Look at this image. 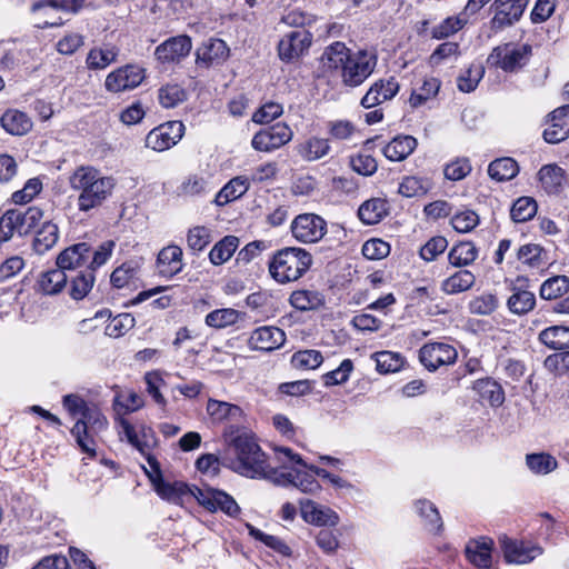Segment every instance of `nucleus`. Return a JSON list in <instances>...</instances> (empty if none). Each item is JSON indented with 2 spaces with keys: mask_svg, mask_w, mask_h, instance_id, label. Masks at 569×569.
<instances>
[{
  "mask_svg": "<svg viewBox=\"0 0 569 569\" xmlns=\"http://www.w3.org/2000/svg\"><path fill=\"white\" fill-rule=\"evenodd\" d=\"M69 183L72 190L79 192L78 208L88 212L100 207L111 194L116 182L112 177H104L91 166H80L70 176Z\"/></svg>",
  "mask_w": 569,
  "mask_h": 569,
  "instance_id": "f257e3e1",
  "label": "nucleus"
},
{
  "mask_svg": "<svg viewBox=\"0 0 569 569\" xmlns=\"http://www.w3.org/2000/svg\"><path fill=\"white\" fill-rule=\"evenodd\" d=\"M312 256L302 248L278 250L269 261L270 276L279 283L300 279L311 267Z\"/></svg>",
  "mask_w": 569,
  "mask_h": 569,
  "instance_id": "f03ea898",
  "label": "nucleus"
},
{
  "mask_svg": "<svg viewBox=\"0 0 569 569\" xmlns=\"http://www.w3.org/2000/svg\"><path fill=\"white\" fill-rule=\"evenodd\" d=\"M43 218V211L36 206L7 210L0 218V242L9 241L16 233L26 236Z\"/></svg>",
  "mask_w": 569,
  "mask_h": 569,
  "instance_id": "7ed1b4c3",
  "label": "nucleus"
},
{
  "mask_svg": "<svg viewBox=\"0 0 569 569\" xmlns=\"http://www.w3.org/2000/svg\"><path fill=\"white\" fill-rule=\"evenodd\" d=\"M231 445L239 461V470L242 475L257 478L266 471V455L254 439L242 433L232 439Z\"/></svg>",
  "mask_w": 569,
  "mask_h": 569,
  "instance_id": "20e7f679",
  "label": "nucleus"
},
{
  "mask_svg": "<svg viewBox=\"0 0 569 569\" xmlns=\"http://www.w3.org/2000/svg\"><path fill=\"white\" fill-rule=\"evenodd\" d=\"M378 63L377 53L368 50H359L351 53L341 70L342 82L347 87L362 84L375 71Z\"/></svg>",
  "mask_w": 569,
  "mask_h": 569,
  "instance_id": "39448f33",
  "label": "nucleus"
},
{
  "mask_svg": "<svg viewBox=\"0 0 569 569\" xmlns=\"http://www.w3.org/2000/svg\"><path fill=\"white\" fill-rule=\"evenodd\" d=\"M106 417L96 408H88L74 423L71 433L81 450L91 457L96 456V448L90 430H102L107 427Z\"/></svg>",
  "mask_w": 569,
  "mask_h": 569,
  "instance_id": "423d86ee",
  "label": "nucleus"
},
{
  "mask_svg": "<svg viewBox=\"0 0 569 569\" xmlns=\"http://www.w3.org/2000/svg\"><path fill=\"white\" fill-rule=\"evenodd\" d=\"M530 53V46H516L513 43H505L495 47L487 61L489 64L500 68L503 71L512 72L525 64Z\"/></svg>",
  "mask_w": 569,
  "mask_h": 569,
  "instance_id": "0eeeda50",
  "label": "nucleus"
},
{
  "mask_svg": "<svg viewBox=\"0 0 569 569\" xmlns=\"http://www.w3.org/2000/svg\"><path fill=\"white\" fill-rule=\"evenodd\" d=\"M291 232L300 242L315 243L326 234L327 222L316 213H301L291 222Z\"/></svg>",
  "mask_w": 569,
  "mask_h": 569,
  "instance_id": "6e6552de",
  "label": "nucleus"
},
{
  "mask_svg": "<svg viewBox=\"0 0 569 569\" xmlns=\"http://www.w3.org/2000/svg\"><path fill=\"white\" fill-rule=\"evenodd\" d=\"M193 492L198 503L210 512L221 510L229 517H237L240 513V507L236 500L222 490L198 487Z\"/></svg>",
  "mask_w": 569,
  "mask_h": 569,
  "instance_id": "1a4fd4ad",
  "label": "nucleus"
},
{
  "mask_svg": "<svg viewBox=\"0 0 569 569\" xmlns=\"http://www.w3.org/2000/svg\"><path fill=\"white\" fill-rule=\"evenodd\" d=\"M181 121H168L152 129L146 137V147L161 152L176 146L184 134Z\"/></svg>",
  "mask_w": 569,
  "mask_h": 569,
  "instance_id": "9d476101",
  "label": "nucleus"
},
{
  "mask_svg": "<svg viewBox=\"0 0 569 569\" xmlns=\"http://www.w3.org/2000/svg\"><path fill=\"white\" fill-rule=\"evenodd\" d=\"M144 79V70L138 66L127 64L110 72L104 81L107 91L119 93L137 88Z\"/></svg>",
  "mask_w": 569,
  "mask_h": 569,
  "instance_id": "9b49d317",
  "label": "nucleus"
},
{
  "mask_svg": "<svg viewBox=\"0 0 569 569\" xmlns=\"http://www.w3.org/2000/svg\"><path fill=\"white\" fill-rule=\"evenodd\" d=\"M457 356V350L445 342H429L419 350V360L429 371L453 363Z\"/></svg>",
  "mask_w": 569,
  "mask_h": 569,
  "instance_id": "f8f14e48",
  "label": "nucleus"
},
{
  "mask_svg": "<svg viewBox=\"0 0 569 569\" xmlns=\"http://www.w3.org/2000/svg\"><path fill=\"white\" fill-rule=\"evenodd\" d=\"M292 138V131L283 122H277L268 129L258 131L251 141L257 151L269 152L288 143Z\"/></svg>",
  "mask_w": 569,
  "mask_h": 569,
  "instance_id": "ddd939ff",
  "label": "nucleus"
},
{
  "mask_svg": "<svg viewBox=\"0 0 569 569\" xmlns=\"http://www.w3.org/2000/svg\"><path fill=\"white\" fill-rule=\"evenodd\" d=\"M312 41V33L307 29H297L286 34L278 44L279 58L284 62L298 59Z\"/></svg>",
  "mask_w": 569,
  "mask_h": 569,
  "instance_id": "4468645a",
  "label": "nucleus"
},
{
  "mask_svg": "<svg viewBox=\"0 0 569 569\" xmlns=\"http://www.w3.org/2000/svg\"><path fill=\"white\" fill-rule=\"evenodd\" d=\"M527 4L528 0H496L491 6L495 10L492 28L502 29L512 26L522 17Z\"/></svg>",
  "mask_w": 569,
  "mask_h": 569,
  "instance_id": "2eb2a0df",
  "label": "nucleus"
},
{
  "mask_svg": "<svg viewBox=\"0 0 569 569\" xmlns=\"http://www.w3.org/2000/svg\"><path fill=\"white\" fill-rule=\"evenodd\" d=\"M527 282L528 279L520 276L510 281L509 289L512 291V295L507 300V307L513 315H526L536 306L535 295L526 290Z\"/></svg>",
  "mask_w": 569,
  "mask_h": 569,
  "instance_id": "dca6fc26",
  "label": "nucleus"
},
{
  "mask_svg": "<svg viewBox=\"0 0 569 569\" xmlns=\"http://www.w3.org/2000/svg\"><path fill=\"white\" fill-rule=\"evenodd\" d=\"M500 546L507 562L525 565L542 553V549L536 545L516 541L507 536L500 538Z\"/></svg>",
  "mask_w": 569,
  "mask_h": 569,
  "instance_id": "f3484780",
  "label": "nucleus"
},
{
  "mask_svg": "<svg viewBox=\"0 0 569 569\" xmlns=\"http://www.w3.org/2000/svg\"><path fill=\"white\" fill-rule=\"evenodd\" d=\"M300 513L303 520L316 526H336L339 522V516L329 507L317 503L310 499L299 501Z\"/></svg>",
  "mask_w": 569,
  "mask_h": 569,
  "instance_id": "a211bd4d",
  "label": "nucleus"
},
{
  "mask_svg": "<svg viewBox=\"0 0 569 569\" xmlns=\"http://www.w3.org/2000/svg\"><path fill=\"white\" fill-rule=\"evenodd\" d=\"M191 48V39L188 36H176L159 44L154 54L161 62H174L188 56Z\"/></svg>",
  "mask_w": 569,
  "mask_h": 569,
  "instance_id": "6ab92c4d",
  "label": "nucleus"
},
{
  "mask_svg": "<svg viewBox=\"0 0 569 569\" xmlns=\"http://www.w3.org/2000/svg\"><path fill=\"white\" fill-rule=\"evenodd\" d=\"M284 341L283 330L273 326H263L253 330L249 338V346L254 350L272 351L280 348Z\"/></svg>",
  "mask_w": 569,
  "mask_h": 569,
  "instance_id": "aec40b11",
  "label": "nucleus"
},
{
  "mask_svg": "<svg viewBox=\"0 0 569 569\" xmlns=\"http://www.w3.org/2000/svg\"><path fill=\"white\" fill-rule=\"evenodd\" d=\"M91 253V248L87 242H79L66 248L57 257V267L62 269L66 273L77 272L78 268L87 264Z\"/></svg>",
  "mask_w": 569,
  "mask_h": 569,
  "instance_id": "412c9836",
  "label": "nucleus"
},
{
  "mask_svg": "<svg viewBox=\"0 0 569 569\" xmlns=\"http://www.w3.org/2000/svg\"><path fill=\"white\" fill-rule=\"evenodd\" d=\"M399 91V83L393 78L376 81L361 99V106L366 109L373 108L387 100L392 99Z\"/></svg>",
  "mask_w": 569,
  "mask_h": 569,
  "instance_id": "4be33fe9",
  "label": "nucleus"
},
{
  "mask_svg": "<svg viewBox=\"0 0 569 569\" xmlns=\"http://www.w3.org/2000/svg\"><path fill=\"white\" fill-rule=\"evenodd\" d=\"M229 54L226 42L221 39H210L197 49L196 63L198 66L210 68L222 63Z\"/></svg>",
  "mask_w": 569,
  "mask_h": 569,
  "instance_id": "5701e85b",
  "label": "nucleus"
},
{
  "mask_svg": "<svg viewBox=\"0 0 569 569\" xmlns=\"http://www.w3.org/2000/svg\"><path fill=\"white\" fill-rule=\"evenodd\" d=\"M151 481L154 486L157 493L176 505H181L183 502V498L187 496L194 498L193 490L198 489L197 486H189L184 482L176 481L173 483L166 482L163 479L156 480L151 477Z\"/></svg>",
  "mask_w": 569,
  "mask_h": 569,
  "instance_id": "b1692460",
  "label": "nucleus"
},
{
  "mask_svg": "<svg viewBox=\"0 0 569 569\" xmlns=\"http://www.w3.org/2000/svg\"><path fill=\"white\" fill-rule=\"evenodd\" d=\"M69 276L60 268H54L41 272L37 283L36 291L46 296L60 293L67 286Z\"/></svg>",
  "mask_w": 569,
  "mask_h": 569,
  "instance_id": "393cba45",
  "label": "nucleus"
},
{
  "mask_svg": "<svg viewBox=\"0 0 569 569\" xmlns=\"http://www.w3.org/2000/svg\"><path fill=\"white\" fill-rule=\"evenodd\" d=\"M543 190L549 194H558L567 184L566 171L556 163L545 164L538 172Z\"/></svg>",
  "mask_w": 569,
  "mask_h": 569,
  "instance_id": "a878e982",
  "label": "nucleus"
},
{
  "mask_svg": "<svg viewBox=\"0 0 569 569\" xmlns=\"http://www.w3.org/2000/svg\"><path fill=\"white\" fill-rule=\"evenodd\" d=\"M277 459L279 462L284 463L286 461H292L296 462L302 467L309 468L311 471H313L318 477H321L323 479H328L335 487L337 488H346L349 487V483L342 479L339 476L332 475L326 469L315 467V466H307V463L302 460V458L295 453L289 448H278L276 449Z\"/></svg>",
  "mask_w": 569,
  "mask_h": 569,
  "instance_id": "bb28decb",
  "label": "nucleus"
},
{
  "mask_svg": "<svg viewBox=\"0 0 569 569\" xmlns=\"http://www.w3.org/2000/svg\"><path fill=\"white\" fill-rule=\"evenodd\" d=\"M493 541L490 538L472 539L466 546L467 559L479 568H489L491 565V548Z\"/></svg>",
  "mask_w": 569,
  "mask_h": 569,
  "instance_id": "cd10ccee",
  "label": "nucleus"
},
{
  "mask_svg": "<svg viewBox=\"0 0 569 569\" xmlns=\"http://www.w3.org/2000/svg\"><path fill=\"white\" fill-rule=\"evenodd\" d=\"M417 144L412 136H397L383 147L382 152L390 161H402L415 151Z\"/></svg>",
  "mask_w": 569,
  "mask_h": 569,
  "instance_id": "c85d7f7f",
  "label": "nucleus"
},
{
  "mask_svg": "<svg viewBox=\"0 0 569 569\" xmlns=\"http://www.w3.org/2000/svg\"><path fill=\"white\" fill-rule=\"evenodd\" d=\"M159 273L166 277H172L182 269V250L178 246H168L163 248L157 259Z\"/></svg>",
  "mask_w": 569,
  "mask_h": 569,
  "instance_id": "c756f323",
  "label": "nucleus"
},
{
  "mask_svg": "<svg viewBox=\"0 0 569 569\" xmlns=\"http://www.w3.org/2000/svg\"><path fill=\"white\" fill-rule=\"evenodd\" d=\"M206 409L211 419L217 422H238L243 416V411L239 406L216 399H209Z\"/></svg>",
  "mask_w": 569,
  "mask_h": 569,
  "instance_id": "7c9ffc66",
  "label": "nucleus"
},
{
  "mask_svg": "<svg viewBox=\"0 0 569 569\" xmlns=\"http://www.w3.org/2000/svg\"><path fill=\"white\" fill-rule=\"evenodd\" d=\"M472 389L478 393L482 401H487L491 407H499L505 401V391L502 387L491 378L476 380Z\"/></svg>",
  "mask_w": 569,
  "mask_h": 569,
  "instance_id": "2f4dec72",
  "label": "nucleus"
},
{
  "mask_svg": "<svg viewBox=\"0 0 569 569\" xmlns=\"http://www.w3.org/2000/svg\"><path fill=\"white\" fill-rule=\"evenodd\" d=\"M2 128L12 136L27 134L32 129V121L27 113L19 110H7L0 119Z\"/></svg>",
  "mask_w": 569,
  "mask_h": 569,
  "instance_id": "473e14b6",
  "label": "nucleus"
},
{
  "mask_svg": "<svg viewBox=\"0 0 569 569\" xmlns=\"http://www.w3.org/2000/svg\"><path fill=\"white\" fill-rule=\"evenodd\" d=\"M350 54L349 48L343 42L336 41L325 49L321 63L328 70H342Z\"/></svg>",
  "mask_w": 569,
  "mask_h": 569,
  "instance_id": "72a5a7b5",
  "label": "nucleus"
},
{
  "mask_svg": "<svg viewBox=\"0 0 569 569\" xmlns=\"http://www.w3.org/2000/svg\"><path fill=\"white\" fill-rule=\"evenodd\" d=\"M70 281L69 295L73 300H82L91 291L96 277L92 270L86 268L83 270L74 272V274H68Z\"/></svg>",
  "mask_w": 569,
  "mask_h": 569,
  "instance_id": "f704fd0d",
  "label": "nucleus"
},
{
  "mask_svg": "<svg viewBox=\"0 0 569 569\" xmlns=\"http://www.w3.org/2000/svg\"><path fill=\"white\" fill-rule=\"evenodd\" d=\"M388 203L380 198L365 201L358 209L359 219L366 224H376L388 214Z\"/></svg>",
  "mask_w": 569,
  "mask_h": 569,
  "instance_id": "c9c22d12",
  "label": "nucleus"
},
{
  "mask_svg": "<svg viewBox=\"0 0 569 569\" xmlns=\"http://www.w3.org/2000/svg\"><path fill=\"white\" fill-rule=\"evenodd\" d=\"M59 239V228L52 221H44L37 230L33 240V250L43 254L52 249Z\"/></svg>",
  "mask_w": 569,
  "mask_h": 569,
  "instance_id": "e433bc0d",
  "label": "nucleus"
},
{
  "mask_svg": "<svg viewBox=\"0 0 569 569\" xmlns=\"http://www.w3.org/2000/svg\"><path fill=\"white\" fill-rule=\"evenodd\" d=\"M250 187L249 178L236 177L231 179L217 194L214 202L217 206H224L228 202L240 198Z\"/></svg>",
  "mask_w": 569,
  "mask_h": 569,
  "instance_id": "4c0bfd02",
  "label": "nucleus"
},
{
  "mask_svg": "<svg viewBox=\"0 0 569 569\" xmlns=\"http://www.w3.org/2000/svg\"><path fill=\"white\" fill-rule=\"evenodd\" d=\"M539 341L553 350L569 348V327L551 326L539 333Z\"/></svg>",
  "mask_w": 569,
  "mask_h": 569,
  "instance_id": "58836bf2",
  "label": "nucleus"
},
{
  "mask_svg": "<svg viewBox=\"0 0 569 569\" xmlns=\"http://www.w3.org/2000/svg\"><path fill=\"white\" fill-rule=\"evenodd\" d=\"M476 281L475 274L466 269L459 270L445 279L441 290L447 295H457L469 290Z\"/></svg>",
  "mask_w": 569,
  "mask_h": 569,
  "instance_id": "ea45409f",
  "label": "nucleus"
},
{
  "mask_svg": "<svg viewBox=\"0 0 569 569\" xmlns=\"http://www.w3.org/2000/svg\"><path fill=\"white\" fill-rule=\"evenodd\" d=\"M517 258L523 264L530 268H543L548 264V253L539 244L527 243L517 251Z\"/></svg>",
  "mask_w": 569,
  "mask_h": 569,
  "instance_id": "a19ab883",
  "label": "nucleus"
},
{
  "mask_svg": "<svg viewBox=\"0 0 569 569\" xmlns=\"http://www.w3.org/2000/svg\"><path fill=\"white\" fill-rule=\"evenodd\" d=\"M119 50L113 46L92 48L86 59L88 69L102 70L117 60Z\"/></svg>",
  "mask_w": 569,
  "mask_h": 569,
  "instance_id": "79ce46f5",
  "label": "nucleus"
},
{
  "mask_svg": "<svg viewBox=\"0 0 569 569\" xmlns=\"http://www.w3.org/2000/svg\"><path fill=\"white\" fill-rule=\"evenodd\" d=\"M290 305L301 311L315 310L325 303L323 295L317 290H297L290 296Z\"/></svg>",
  "mask_w": 569,
  "mask_h": 569,
  "instance_id": "37998d69",
  "label": "nucleus"
},
{
  "mask_svg": "<svg viewBox=\"0 0 569 569\" xmlns=\"http://www.w3.org/2000/svg\"><path fill=\"white\" fill-rule=\"evenodd\" d=\"M239 246V238L236 236H226L218 241L209 252L210 262L220 266L228 261L236 252Z\"/></svg>",
  "mask_w": 569,
  "mask_h": 569,
  "instance_id": "c03bdc74",
  "label": "nucleus"
},
{
  "mask_svg": "<svg viewBox=\"0 0 569 569\" xmlns=\"http://www.w3.org/2000/svg\"><path fill=\"white\" fill-rule=\"evenodd\" d=\"M518 172L519 166L517 161L509 157L496 159L488 167V174L497 181L511 180Z\"/></svg>",
  "mask_w": 569,
  "mask_h": 569,
  "instance_id": "a18cd8bd",
  "label": "nucleus"
},
{
  "mask_svg": "<svg viewBox=\"0 0 569 569\" xmlns=\"http://www.w3.org/2000/svg\"><path fill=\"white\" fill-rule=\"evenodd\" d=\"M569 291V277L565 274L553 276L545 280L540 286V297L545 300H555Z\"/></svg>",
  "mask_w": 569,
  "mask_h": 569,
  "instance_id": "49530a36",
  "label": "nucleus"
},
{
  "mask_svg": "<svg viewBox=\"0 0 569 569\" xmlns=\"http://www.w3.org/2000/svg\"><path fill=\"white\" fill-rule=\"evenodd\" d=\"M478 256V250L472 242H460L451 248L448 254L449 263L453 267H462L472 263Z\"/></svg>",
  "mask_w": 569,
  "mask_h": 569,
  "instance_id": "de8ad7c7",
  "label": "nucleus"
},
{
  "mask_svg": "<svg viewBox=\"0 0 569 569\" xmlns=\"http://www.w3.org/2000/svg\"><path fill=\"white\" fill-rule=\"evenodd\" d=\"M83 3L84 0H38L32 3L31 12L62 10L76 13L82 8Z\"/></svg>",
  "mask_w": 569,
  "mask_h": 569,
  "instance_id": "09e8293b",
  "label": "nucleus"
},
{
  "mask_svg": "<svg viewBox=\"0 0 569 569\" xmlns=\"http://www.w3.org/2000/svg\"><path fill=\"white\" fill-rule=\"evenodd\" d=\"M372 357L380 373L397 372L405 365V358L398 352L378 351Z\"/></svg>",
  "mask_w": 569,
  "mask_h": 569,
  "instance_id": "8fccbe9b",
  "label": "nucleus"
},
{
  "mask_svg": "<svg viewBox=\"0 0 569 569\" xmlns=\"http://www.w3.org/2000/svg\"><path fill=\"white\" fill-rule=\"evenodd\" d=\"M416 509L419 516L425 520L427 529L431 532H439L442 528L441 517L435 505L428 500H418Z\"/></svg>",
  "mask_w": 569,
  "mask_h": 569,
  "instance_id": "3c124183",
  "label": "nucleus"
},
{
  "mask_svg": "<svg viewBox=\"0 0 569 569\" xmlns=\"http://www.w3.org/2000/svg\"><path fill=\"white\" fill-rule=\"evenodd\" d=\"M247 528L249 530V535L256 540L261 541L263 545H266L267 547L282 556H290V547L279 537L264 533L263 531L253 527L250 523H247Z\"/></svg>",
  "mask_w": 569,
  "mask_h": 569,
  "instance_id": "603ef678",
  "label": "nucleus"
},
{
  "mask_svg": "<svg viewBox=\"0 0 569 569\" xmlns=\"http://www.w3.org/2000/svg\"><path fill=\"white\" fill-rule=\"evenodd\" d=\"M537 212V202L530 197L517 199L510 210L511 219L515 222H526L535 217Z\"/></svg>",
  "mask_w": 569,
  "mask_h": 569,
  "instance_id": "864d4df0",
  "label": "nucleus"
},
{
  "mask_svg": "<svg viewBox=\"0 0 569 569\" xmlns=\"http://www.w3.org/2000/svg\"><path fill=\"white\" fill-rule=\"evenodd\" d=\"M526 463L532 472L538 475H547L558 467L556 458L545 452L527 455Z\"/></svg>",
  "mask_w": 569,
  "mask_h": 569,
  "instance_id": "5fc2aeb1",
  "label": "nucleus"
},
{
  "mask_svg": "<svg viewBox=\"0 0 569 569\" xmlns=\"http://www.w3.org/2000/svg\"><path fill=\"white\" fill-rule=\"evenodd\" d=\"M483 74L485 69L481 64H471L463 73L457 78L458 89L462 92L473 91Z\"/></svg>",
  "mask_w": 569,
  "mask_h": 569,
  "instance_id": "6e6d98bb",
  "label": "nucleus"
},
{
  "mask_svg": "<svg viewBox=\"0 0 569 569\" xmlns=\"http://www.w3.org/2000/svg\"><path fill=\"white\" fill-rule=\"evenodd\" d=\"M429 187L428 180L410 176L403 178L398 192L406 198L420 197L428 192Z\"/></svg>",
  "mask_w": 569,
  "mask_h": 569,
  "instance_id": "4d7b16f0",
  "label": "nucleus"
},
{
  "mask_svg": "<svg viewBox=\"0 0 569 569\" xmlns=\"http://www.w3.org/2000/svg\"><path fill=\"white\" fill-rule=\"evenodd\" d=\"M139 266L134 261L123 262L120 267L116 268L111 276L110 281L116 288H123L134 279L138 274Z\"/></svg>",
  "mask_w": 569,
  "mask_h": 569,
  "instance_id": "13d9d810",
  "label": "nucleus"
},
{
  "mask_svg": "<svg viewBox=\"0 0 569 569\" xmlns=\"http://www.w3.org/2000/svg\"><path fill=\"white\" fill-rule=\"evenodd\" d=\"M322 361L321 352L313 349L297 351L291 357L292 366L298 369H316Z\"/></svg>",
  "mask_w": 569,
  "mask_h": 569,
  "instance_id": "bf43d9fd",
  "label": "nucleus"
},
{
  "mask_svg": "<svg viewBox=\"0 0 569 569\" xmlns=\"http://www.w3.org/2000/svg\"><path fill=\"white\" fill-rule=\"evenodd\" d=\"M238 320V311L234 309H217L211 312H209L206 316L204 322L207 326L216 328V329H222L228 326H231L236 323Z\"/></svg>",
  "mask_w": 569,
  "mask_h": 569,
  "instance_id": "052dcab7",
  "label": "nucleus"
},
{
  "mask_svg": "<svg viewBox=\"0 0 569 569\" xmlns=\"http://www.w3.org/2000/svg\"><path fill=\"white\" fill-rule=\"evenodd\" d=\"M440 88V83L436 78L426 79L422 86L411 93L409 99L413 108L422 106L427 100L435 97Z\"/></svg>",
  "mask_w": 569,
  "mask_h": 569,
  "instance_id": "680f3d73",
  "label": "nucleus"
},
{
  "mask_svg": "<svg viewBox=\"0 0 569 569\" xmlns=\"http://www.w3.org/2000/svg\"><path fill=\"white\" fill-rule=\"evenodd\" d=\"M208 181L200 176L192 174L186 178L177 189L178 196L194 197L206 193Z\"/></svg>",
  "mask_w": 569,
  "mask_h": 569,
  "instance_id": "e2e57ef3",
  "label": "nucleus"
},
{
  "mask_svg": "<svg viewBox=\"0 0 569 569\" xmlns=\"http://www.w3.org/2000/svg\"><path fill=\"white\" fill-rule=\"evenodd\" d=\"M328 140L321 138H311L300 148V153L306 160H317L329 152Z\"/></svg>",
  "mask_w": 569,
  "mask_h": 569,
  "instance_id": "0e129e2a",
  "label": "nucleus"
},
{
  "mask_svg": "<svg viewBox=\"0 0 569 569\" xmlns=\"http://www.w3.org/2000/svg\"><path fill=\"white\" fill-rule=\"evenodd\" d=\"M498 308V299L492 293H482L469 302V310L473 315L488 316Z\"/></svg>",
  "mask_w": 569,
  "mask_h": 569,
  "instance_id": "69168bd1",
  "label": "nucleus"
},
{
  "mask_svg": "<svg viewBox=\"0 0 569 569\" xmlns=\"http://www.w3.org/2000/svg\"><path fill=\"white\" fill-rule=\"evenodd\" d=\"M211 241V232L207 227L197 226L189 229L187 234L188 247L193 251L203 250Z\"/></svg>",
  "mask_w": 569,
  "mask_h": 569,
  "instance_id": "338daca9",
  "label": "nucleus"
},
{
  "mask_svg": "<svg viewBox=\"0 0 569 569\" xmlns=\"http://www.w3.org/2000/svg\"><path fill=\"white\" fill-rule=\"evenodd\" d=\"M186 99V91L178 84H167L159 90V101L164 108H173Z\"/></svg>",
  "mask_w": 569,
  "mask_h": 569,
  "instance_id": "774afa93",
  "label": "nucleus"
}]
</instances>
